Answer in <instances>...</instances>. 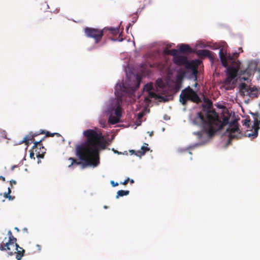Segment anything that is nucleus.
Wrapping results in <instances>:
<instances>
[{"instance_id":"1","label":"nucleus","mask_w":260,"mask_h":260,"mask_svg":"<svg viewBox=\"0 0 260 260\" xmlns=\"http://www.w3.org/2000/svg\"><path fill=\"white\" fill-rule=\"evenodd\" d=\"M86 141L76 147V155L86 166L96 167L100 164L99 149H104L105 144L101 140L103 138L101 132L88 129L83 133Z\"/></svg>"},{"instance_id":"2","label":"nucleus","mask_w":260,"mask_h":260,"mask_svg":"<svg viewBox=\"0 0 260 260\" xmlns=\"http://www.w3.org/2000/svg\"><path fill=\"white\" fill-rule=\"evenodd\" d=\"M229 117L223 115L222 121H221L218 114L214 111L209 112L206 117L201 112L198 113L194 121L196 123L200 124L202 131L194 132L193 134L205 144L218 131L229 123Z\"/></svg>"},{"instance_id":"3","label":"nucleus","mask_w":260,"mask_h":260,"mask_svg":"<svg viewBox=\"0 0 260 260\" xmlns=\"http://www.w3.org/2000/svg\"><path fill=\"white\" fill-rule=\"evenodd\" d=\"M219 55L223 67L226 68V73L227 77L224 81V84L227 87V89H230L231 83L233 80L237 77L238 69L233 66L228 67V60H233L235 57H237L239 54L235 53L233 56L230 54L228 56L226 52H224L223 49L221 48L219 50Z\"/></svg>"},{"instance_id":"4","label":"nucleus","mask_w":260,"mask_h":260,"mask_svg":"<svg viewBox=\"0 0 260 260\" xmlns=\"http://www.w3.org/2000/svg\"><path fill=\"white\" fill-rule=\"evenodd\" d=\"M109 31L108 36L111 35L116 36L119 32L118 27H104L103 29H99L93 27H86L84 28L85 36L94 40L95 43L98 44L101 42L104 35Z\"/></svg>"},{"instance_id":"5","label":"nucleus","mask_w":260,"mask_h":260,"mask_svg":"<svg viewBox=\"0 0 260 260\" xmlns=\"http://www.w3.org/2000/svg\"><path fill=\"white\" fill-rule=\"evenodd\" d=\"M188 101L197 104L201 102L199 95L190 86L183 89L179 95V101L183 106H185Z\"/></svg>"},{"instance_id":"6","label":"nucleus","mask_w":260,"mask_h":260,"mask_svg":"<svg viewBox=\"0 0 260 260\" xmlns=\"http://www.w3.org/2000/svg\"><path fill=\"white\" fill-rule=\"evenodd\" d=\"M254 116V123L251 130H247L245 133V136L251 139H254L258 135V132L260 128V113L258 112L250 113Z\"/></svg>"},{"instance_id":"7","label":"nucleus","mask_w":260,"mask_h":260,"mask_svg":"<svg viewBox=\"0 0 260 260\" xmlns=\"http://www.w3.org/2000/svg\"><path fill=\"white\" fill-rule=\"evenodd\" d=\"M239 89L240 94L242 96H244L246 95L250 97H252L253 96H257V93H253V92L257 90L255 86L251 87L245 83H241L239 85Z\"/></svg>"},{"instance_id":"8","label":"nucleus","mask_w":260,"mask_h":260,"mask_svg":"<svg viewBox=\"0 0 260 260\" xmlns=\"http://www.w3.org/2000/svg\"><path fill=\"white\" fill-rule=\"evenodd\" d=\"M226 131L229 134V143L234 139H238L240 138V129L238 126V123L236 121H234L230 123L229 127L227 128Z\"/></svg>"},{"instance_id":"9","label":"nucleus","mask_w":260,"mask_h":260,"mask_svg":"<svg viewBox=\"0 0 260 260\" xmlns=\"http://www.w3.org/2000/svg\"><path fill=\"white\" fill-rule=\"evenodd\" d=\"M45 137H44L42 139L39 141H34L32 149L35 150L36 153V156L39 158H43L45 153H46V149L43 146L42 142L44 140Z\"/></svg>"},{"instance_id":"10","label":"nucleus","mask_w":260,"mask_h":260,"mask_svg":"<svg viewBox=\"0 0 260 260\" xmlns=\"http://www.w3.org/2000/svg\"><path fill=\"white\" fill-rule=\"evenodd\" d=\"M7 240V238L5 237V238L0 242V250L2 251H7L9 255H12L15 253L16 249L18 247V244L15 243L14 244V249H13L12 245H10V246H8L7 242H5V241Z\"/></svg>"},{"instance_id":"11","label":"nucleus","mask_w":260,"mask_h":260,"mask_svg":"<svg viewBox=\"0 0 260 260\" xmlns=\"http://www.w3.org/2000/svg\"><path fill=\"white\" fill-rule=\"evenodd\" d=\"M197 55L200 57H208L211 62L214 61V56L212 52L206 49L198 50L197 51Z\"/></svg>"},{"instance_id":"12","label":"nucleus","mask_w":260,"mask_h":260,"mask_svg":"<svg viewBox=\"0 0 260 260\" xmlns=\"http://www.w3.org/2000/svg\"><path fill=\"white\" fill-rule=\"evenodd\" d=\"M115 93L118 96H121L123 93H126L128 91L125 86L121 83H117L115 86Z\"/></svg>"},{"instance_id":"13","label":"nucleus","mask_w":260,"mask_h":260,"mask_svg":"<svg viewBox=\"0 0 260 260\" xmlns=\"http://www.w3.org/2000/svg\"><path fill=\"white\" fill-rule=\"evenodd\" d=\"M185 76V73H179L177 74L175 79V88L179 89L182 87V84Z\"/></svg>"},{"instance_id":"14","label":"nucleus","mask_w":260,"mask_h":260,"mask_svg":"<svg viewBox=\"0 0 260 260\" xmlns=\"http://www.w3.org/2000/svg\"><path fill=\"white\" fill-rule=\"evenodd\" d=\"M187 62V58L182 56H176L174 59V62L178 66L184 65Z\"/></svg>"},{"instance_id":"15","label":"nucleus","mask_w":260,"mask_h":260,"mask_svg":"<svg viewBox=\"0 0 260 260\" xmlns=\"http://www.w3.org/2000/svg\"><path fill=\"white\" fill-rule=\"evenodd\" d=\"M179 51L181 53H191L192 50L189 46L187 44H182L180 45Z\"/></svg>"},{"instance_id":"16","label":"nucleus","mask_w":260,"mask_h":260,"mask_svg":"<svg viewBox=\"0 0 260 260\" xmlns=\"http://www.w3.org/2000/svg\"><path fill=\"white\" fill-rule=\"evenodd\" d=\"M29 141H33V142L35 141L32 137V132H30L29 134L25 136L20 144L24 143L27 146H28L29 144Z\"/></svg>"},{"instance_id":"17","label":"nucleus","mask_w":260,"mask_h":260,"mask_svg":"<svg viewBox=\"0 0 260 260\" xmlns=\"http://www.w3.org/2000/svg\"><path fill=\"white\" fill-rule=\"evenodd\" d=\"M15 253L16 254V258H17V260H21L22 257L24 256L25 250L23 249V248L20 247L18 245V247H17V249H16Z\"/></svg>"},{"instance_id":"18","label":"nucleus","mask_w":260,"mask_h":260,"mask_svg":"<svg viewBox=\"0 0 260 260\" xmlns=\"http://www.w3.org/2000/svg\"><path fill=\"white\" fill-rule=\"evenodd\" d=\"M141 81V78L139 76H137L136 78L135 86H131L129 87V88L130 89V90H131L133 92L135 91L139 87Z\"/></svg>"},{"instance_id":"19","label":"nucleus","mask_w":260,"mask_h":260,"mask_svg":"<svg viewBox=\"0 0 260 260\" xmlns=\"http://www.w3.org/2000/svg\"><path fill=\"white\" fill-rule=\"evenodd\" d=\"M17 239L15 238L14 236H11L9 237V239L7 241H5V242H7V244L8 246L12 245L13 249H14V244L16 243Z\"/></svg>"},{"instance_id":"20","label":"nucleus","mask_w":260,"mask_h":260,"mask_svg":"<svg viewBox=\"0 0 260 260\" xmlns=\"http://www.w3.org/2000/svg\"><path fill=\"white\" fill-rule=\"evenodd\" d=\"M150 150V149L147 147V146H142L141 148V151H138L137 153H136V155L137 156H141L142 155H143L145 154V153L148 151Z\"/></svg>"},{"instance_id":"21","label":"nucleus","mask_w":260,"mask_h":260,"mask_svg":"<svg viewBox=\"0 0 260 260\" xmlns=\"http://www.w3.org/2000/svg\"><path fill=\"white\" fill-rule=\"evenodd\" d=\"M165 52L173 56L174 58L176 56H178V55H177V54L178 53V50L177 49H172L170 50H168L167 49H166L165 50Z\"/></svg>"},{"instance_id":"22","label":"nucleus","mask_w":260,"mask_h":260,"mask_svg":"<svg viewBox=\"0 0 260 260\" xmlns=\"http://www.w3.org/2000/svg\"><path fill=\"white\" fill-rule=\"evenodd\" d=\"M129 190H118L117 192V195L116 196V198L118 199L119 197H123L124 196H127L129 194Z\"/></svg>"},{"instance_id":"23","label":"nucleus","mask_w":260,"mask_h":260,"mask_svg":"<svg viewBox=\"0 0 260 260\" xmlns=\"http://www.w3.org/2000/svg\"><path fill=\"white\" fill-rule=\"evenodd\" d=\"M119 118H118L117 117H115L112 116H110L108 119L109 123L110 124H116V123L119 122Z\"/></svg>"},{"instance_id":"24","label":"nucleus","mask_w":260,"mask_h":260,"mask_svg":"<svg viewBox=\"0 0 260 260\" xmlns=\"http://www.w3.org/2000/svg\"><path fill=\"white\" fill-rule=\"evenodd\" d=\"M6 139H7L6 132L4 130L1 129L0 131V143Z\"/></svg>"},{"instance_id":"25","label":"nucleus","mask_w":260,"mask_h":260,"mask_svg":"<svg viewBox=\"0 0 260 260\" xmlns=\"http://www.w3.org/2000/svg\"><path fill=\"white\" fill-rule=\"evenodd\" d=\"M121 108L120 107L118 106L115 110V114L116 115V117L120 118V117L121 116Z\"/></svg>"},{"instance_id":"26","label":"nucleus","mask_w":260,"mask_h":260,"mask_svg":"<svg viewBox=\"0 0 260 260\" xmlns=\"http://www.w3.org/2000/svg\"><path fill=\"white\" fill-rule=\"evenodd\" d=\"M69 160L71 161V164L69 165V167H71L73 165H79L81 164V162L77 161L73 157H70Z\"/></svg>"},{"instance_id":"27","label":"nucleus","mask_w":260,"mask_h":260,"mask_svg":"<svg viewBox=\"0 0 260 260\" xmlns=\"http://www.w3.org/2000/svg\"><path fill=\"white\" fill-rule=\"evenodd\" d=\"M153 86L152 83L147 84L145 85L144 89L147 91H151L153 89Z\"/></svg>"},{"instance_id":"28","label":"nucleus","mask_w":260,"mask_h":260,"mask_svg":"<svg viewBox=\"0 0 260 260\" xmlns=\"http://www.w3.org/2000/svg\"><path fill=\"white\" fill-rule=\"evenodd\" d=\"M250 123V118H249V117H248V118H246V119L244 120L243 125H245V126H246L247 127H248L249 126Z\"/></svg>"},{"instance_id":"29","label":"nucleus","mask_w":260,"mask_h":260,"mask_svg":"<svg viewBox=\"0 0 260 260\" xmlns=\"http://www.w3.org/2000/svg\"><path fill=\"white\" fill-rule=\"evenodd\" d=\"M148 97L149 98H156L157 95L154 92L149 91L148 92Z\"/></svg>"},{"instance_id":"30","label":"nucleus","mask_w":260,"mask_h":260,"mask_svg":"<svg viewBox=\"0 0 260 260\" xmlns=\"http://www.w3.org/2000/svg\"><path fill=\"white\" fill-rule=\"evenodd\" d=\"M4 197L9 200H13L15 198L14 197H12L10 194L6 192L4 193Z\"/></svg>"},{"instance_id":"31","label":"nucleus","mask_w":260,"mask_h":260,"mask_svg":"<svg viewBox=\"0 0 260 260\" xmlns=\"http://www.w3.org/2000/svg\"><path fill=\"white\" fill-rule=\"evenodd\" d=\"M45 133L46 134V136H45V138L46 137H53V136H54V133H51L49 132H47L46 133L45 132Z\"/></svg>"},{"instance_id":"32","label":"nucleus","mask_w":260,"mask_h":260,"mask_svg":"<svg viewBox=\"0 0 260 260\" xmlns=\"http://www.w3.org/2000/svg\"><path fill=\"white\" fill-rule=\"evenodd\" d=\"M45 134V132L43 130H41V132L40 133H32V137L34 138L35 137H37L39 134Z\"/></svg>"},{"instance_id":"33","label":"nucleus","mask_w":260,"mask_h":260,"mask_svg":"<svg viewBox=\"0 0 260 260\" xmlns=\"http://www.w3.org/2000/svg\"><path fill=\"white\" fill-rule=\"evenodd\" d=\"M129 181V178H127L123 182H121L120 184H123V185H126L128 183Z\"/></svg>"},{"instance_id":"34","label":"nucleus","mask_w":260,"mask_h":260,"mask_svg":"<svg viewBox=\"0 0 260 260\" xmlns=\"http://www.w3.org/2000/svg\"><path fill=\"white\" fill-rule=\"evenodd\" d=\"M110 183L113 187H115L118 185V183L117 182H115L113 180H111Z\"/></svg>"},{"instance_id":"35","label":"nucleus","mask_w":260,"mask_h":260,"mask_svg":"<svg viewBox=\"0 0 260 260\" xmlns=\"http://www.w3.org/2000/svg\"><path fill=\"white\" fill-rule=\"evenodd\" d=\"M10 184L11 187H12L14 184H16V181L15 180H11L10 181Z\"/></svg>"},{"instance_id":"36","label":"nucleus","mask_w":260,"mask_h":260,"mask_svg":"<svg viewBox=\"0 0 260 260\" xmlns=\"http://www.w3.org/2000/svg\"><path fill=\"white\" fill-rule=\"evenodd\" d=\"M143 115H144V114L143 112H140L138 114V118L141 119L143 116Z\"/></svg>"},{"instance_id":"37","label":"nucleus","mask_w":260,"mask_h":260,"mask_svg":"<svg viewBox=\"0 0 260 260\" xmlns=\"http://www.w3.org/2000/svg\"><path fill=\"white\" fill-rule=\"evenodd\" d=\"M150 98L148 97V96H146L144 98V101L146 102V103H149L150 102V100L149 99Z\"/></svg>"},{"instance_id":"38","label":"nucleus","mask_w":260,"mask_h":260,"mask_svg":"<svg viewBox=\"0 0 260 260\" xmlns=\"http://www.w3.org/2000/svg\"><path fill=\"white\" fill-rule=\"evenodd\" d=\"M34 152H33V151H32L31 152H30V157L31 158H34L35 159V156H34Z\"/></svg>"},{"instance_id":"39","label":"nucleus","mask_w":260,"mask_h":260,"mask_svg":"<svg viewBox=\"0 0 260 260\" xmlns=\"http://www.w3.org/2000/svg\"><path fill=\"white\" fill-rule=\"evenodd\" d=\"M109 38L111 40H113V41H117V40H118V41H122L123 40V39H120V40H118L117 39H112V38H111V37H110V36H109Z\"/></svg>"},{"instance_id":"40","label":"nucleus","mask_w":260,"mask_h":260,"mask_svg":"<svg viewBox=\"0 0 260 260\" xmlns=\"http://www.w3.org/2000/svg\"><path fill=\"white\" fill-rule=\"evenodd\" d=\"M193 74L196 76V75L198 73V70L196 69H194L193 70Z\"/></svg>"},{"instance_id":"41","label":"nucleus","mask_w":260,"mask_h":260,"mask_svg":"<svg viewBox=\"0 0 260 260\" xmlns=\"http://www.w3.org/2000/svg\"><path fill=\"white\" fill-rule=\"evenodd\" d=\"M8 235H9V237H11V236H13V235H12V233L11 232V231H9L8 232Z\"/></svg>"},{"instance_id":"42","label":"nucleus","mask_w":260,"mask_h":260,"mask_svg":"<svg viewBox=\"0 0 260 260\" xmlns=\"http://www.w3.org/2000/svg\"><path fill=\"white\" fill-rule=\"evenodd\" d=\"M246 80H247V78L246 77H242L240 79V81H245Z\"/></svg>"},{"instance_id":"43","label":"nucleus","mask_w":260,"mask_h":260,"mask_svg":"<svg viewBox=\"0 0 260 260\" xmlns=\"http://www.w3.org/2000/svg\"><path fill=\"white\" fill-rule=\"evenodd\" d=\"M0 180H2L3 181H5V178L2 176H0Z\"/></svg>"},{"instance_id":"44","label":"nucleus","mask_w":260,"mask_h":260,"mask_svg":"<svg viewBox=\"0 0 260 260\" xmlns=\"http://www.w3.org/2000/svg\"><path fill=\"white\" fill-rule=\"evenodd\" d=\"M11 192V188L10 187H8V193H9V194H10Z\"/></svg>"},{"instance_id":"45","label":"nucleus","mask_w":260,"mask_h":260,"mask_svg":"<svg viewBox=\"0 0 260 260\" xmlns=\"http://www.w3.org/2000/svg\"><path fill=\"white\" fill-rule=\"evenodd\" d=\"M37 247H38V250H39V251H40V250H41V246H40V245H39V244H37Z\"/></svg>"},{"instance_id":"46","label":"nucleus","mask_w":260,"mask_h":260,"mask_svg":"<svg viewBox=\"0 0 260 260\" xmlns=\"http://www.w3.org/2000/svg\"><path fill=\"white\" fill-rule=\"evenodd\" d=\"M54 136H56L57 137H59L60 136V135L59 133H54Z\"/></svg>"},{"instance_id":"47","label":"nucleus","mask_w":260,"mask_h":260,"mask_svg":"<svg viewBox=\"0 0 260 260\" xmlns=\"http://www.w3.org/2000/svg\"><path fill=\"white\" fill-rule=\"evenodd\" d=\"M130 152H131L132 154H134V153H135L136 152H135V150H131V151H130Z\"/></svg>"},{"instance_id":"48","label":"nucleus","mask_w":260,"mask_h":260,"mask_svg":"<svg viewBox=\"0 0 260 260\" xmlns=\"http://www.w3.org/2000/svg\"><path fill=\"white\" fill-rule=\"evenodd\" d=\"M129 181H130V182L131 183H134V180L133 179H131V180L129 179Z\"/></svg>"},{"instance_id":"49","label":"nucleus","mask_w":260,"mask_h":260,"mask_svg":"<svg viewBox=\"0 0 260 260\" xmlns=\"http://www.w3.org/2000/svg\"><path fill=\"white\" fill-rule=\"evenodd\" d=\"M15 167H16V166H13L11 168V170H13Z\"/></svg>"},{"instance_id":"50","label":"nucleus","mask_w":260,"mask_h":260,"mask_svg":"<svg viewBox=\"0 0 260 260\" xmlns=\"http://www.w3.org/2000/svg\"><path fill=\"white\" fill-rule=\"evenodd\" d=\"M157 83L158 84V85L159 87H161V86L159 83V81L158 80H157Z\"/></svg>"},{"instance_id":"51","label":"nucleus","mask_w":260,"mask_h":260,"mask_svg":"<svg viewBox=\"0 0 260 260\" xmlns=\"http://www.w3.org/2000/svg\"><path fill=\"white\" fill-rule=\"evenodd\" d=\"M160 83L161 84H162V81H161V79H160Z\"/></svg>"},{"instance_id":"52","label":"nucleus","mask_w":260,"mask_h":260,"mask_svg":"<svg viewBox=\"0 0 260 260\" xmlns=\"http://www.w3.org/2000/svg\"><path fill=\"white\" fill-rule=\"evenodd\" d=\"M16 230L19 231V229L17 228H15Z\"/></svg>"},{"instance_id":"53","label":"nucleus","mask_w":260,"mask_h":260,"mask_svg":"<svg viewBox=\"0 0 260 260\" xmlns=\"http://www.w3.org/2000/svg\"><path fill=\"white\" fill-rule=\"evenodd\" d=\"M235 81H233V84H235Z\"/></svg>"},{"instance_id":"54","label":"nucleus","mask_w":260,"mask_h":260,"mask_svg":"<svg viewBox=\"0 0 260 260\" xmlns=\"http://www.w3.org/2000/svg\"><path fill=\"white\" fill-rule=\"evenodd\" d=\"M242 50V48H239V50Z\"/></svg>"},{"instance_id":"55","label":"nucleus","mask_w":260,"mask_h":260,"mask_svg":"<svg viewBox=\"0 0 260 260\" xmlns=\"http://www.w3.org/2000/svg\"><path fill=\"white\" fill-rule=\"evenodd\" d=\"M1 130V129H0V131Z\"/></svg>"}]
</instances>
